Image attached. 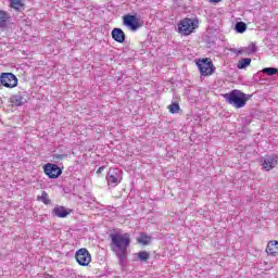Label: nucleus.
<instances>
[{
	"label": "nucleus",
	"mask_w": 278,
	"mask_h": 278,
	"mask_svg": "<svg viewBox=\"0 0 278 278\" xmlns=\"http://www.w3.org/2000/svg\"><path fill=\"white\" fill-rule=\"evenodd\" d=\"M111 251L116 255L119 265L125 266L127 262V249L131 244V237L129 233L115 232L110 235Z\"/></svg>",
	"instance_id": "obj_1"
},
{
	"label": "nucleus",
	"mask_w": 278,
	"mask_h": 278,
	"mask_svg": "<svg viewBox=\"0 0 278 278\" xmlns=\"http://www.w3.org/2000/svg\"><path fill=\"white\" fill-rule=\"evenodd\" d=\"M224 98L226 99L227 103L237 109L244 108V105H247V101H249L247 93L236 89L224 94Z\"/></svg>",
	"instance_id": "obj_2"
},
{
	"label": "nucleus",
	"mask_w": 278,
	"mask_h": 278,
	"mask_svg": "<svg viewBox=\"0 0 278 278\" xmlns=\"http://www.w3.org/2000/svg\"><path fill=\"white\" fill-rule=\"evenodd\" d=\"M197 28H199V20L186 17L178 24V34H181V36H190Z\"/></svg>",
	"instance_id": "obj_3"
},
{
	"label": "nucleus",
	"mask_w": 278,
	"mask_h": 278,
	"mask_svg": "<svg viewBox=\"0 0 278 278\" xmlns=\"http://www.w3.org/2000/svg\"><path fill=\"white\" fill-rule=\"evenodd\" d=\"M108 185L116 188L123 181V172L118 168H111L106 175Z\"/></svg>",
	"instance_id": "obj_4"
},
{
	"label": "nucleus",
	"mask_w": 278,
	"mask_h": 278,
	"mask_svg": "<svg viewBox=\"0 0 278 278\" xmlns=\"http://www.w3.org/2000/svg\"><path fill=\"white\" fill-rule=\"evenodd\" d=\"M197 66L200 71V75L207 77V75H212L215 71L214 63L210 59H202L197 62Z\"/></svg>",
	"instance_id": "obj_5"
},
{
	"label": "nucleus",
	"mask_w": 278,
	"mask_h": 278,
	"mask_svg": "<svg viewBox=\"0 0 278 278\" xmlns=\"http://www.w3.org/2000/svg\"><path fill=\"white\" fill-rule=\"evenodd\" d=\"M75 257L79 266H89L90 263L92 262V256L90 255V252H88L86 248H81L78 251H76Z\"/></svg>",
	"instance_id": "obj_6"
},
{
	"label": "nucleus",
	"mask_w": 278,
	"mask_h": 278,
	"mask_svg": "<svg viewBox=\"0 0 278 278\" xmlns=\"http://www.w3.org/2000/svg\"><path fill=\"white\" fill-rule=\"evenodd\" d=\"M0 84L4 86V88H16V86H18V78L12 73H2L0 75Z\"/></svg>",
	"instance_id": "obj_7"
},
{
	"label": "nucleus",
	"mask_w": 278,
	"mask_h": 278,
	"mask_svg": "<svg viewBox=\"0 0 278 278\" xmlns=\"http://www.w3.org/2000/svg\"><path fill=\"white\" fill-rule=\"evenodd\" d=\"M123 23L130 31H138V29H140V18L136 15H125Z\"/></svg>",
	"instance_id": "obj_8"
},
{
	"label": "nucleus",
	"mask_w": 278,
	"mask_h": 278,
	"mask_svg": "<svg viewBox=\"0 0 278 278\" xmlns=\"http://www.w3.org/2000/svg\"><path fill=\"white\" fill-rule=\"evenodd\" d=\"M43 173L50 177V179H58L62 175V169L55 164L48 163L43 167Z\"/></svg>",
	"instance_id": "obj_9"
},
{
	"label": "nucleus",
	"mask_w": 278,
	"mask_h": 278,
	"mask_svg": "<svg viewBox=\"0 0 278 278\" xmlns=\"http://www.w3.org/2000/svg\"><path fill=\"white\" fill-rule=\"evenodd\" d=\"M277 166V156L271 155L263 159V168L265 170H273Z\"/></svg>",
	"instance_id": "obj_10"
},
{
	"label": "nucleus",
	"mask_w": 278,
	"mask_h": 278,
	"mask_svg": "<svg viewBox=\"0 0 278 278\" xmlns=\"http://www.w3.org/2000/svg\"><path fill=\"white\" fill-rule=\"evenodd\" d=\"M111 36L115 42H119V45H123L125 42V31L121 28H114L111 33Z\"/></svg>",
	"instance_id": "obj_11"
},
{
	"label": "nucleus",
	"mask_w": 278,
	"mask_h": 278,
	"mask_svg": "<svg viewBox=\"0 0 278 278\" xmlns=\"http://www.w3.org/2000/svg\"><path fill=\"white\" fill-rule=\"evenodd\" d=\"M52 214L56 216L58 218H66L68 214H71V210L64 207V206H55L52 211Z\"/></svg>",
	"instance_id": "obj_12"
},
{
	"label": "nucleus",
	"mask_w": 278,
	"mask_h": 278,
	"mask_svg": "<svg viewBox=\"0 0 278 278\" xmlns=\"http://www.w3.org/2000/svg\"><path fill=\"white\" fill-rule=\"evenodd\" d=\"M267 255H273L274 257L278 255V241H269L266 248Z\"/></svg>",
	"instance_id": "obj_13"
},
{
	"label": "nucleus",
	"mask_w": 278,
	"mask_h": 278,
	"mask_svg": "<svg viewBox=\"0 0 278 278\" xmlns=\"http://www.w3.org/2000/svg\"><path fill=\"white\" fill-rule=\"evenodd\" d=\"M10 22V13L4 10H0V29L7 27L8 23Z\"/></svg>",
	"instance_id": "obj_14"
},
{
	"label": "nucleus",
	"mask_w": 278,
	"mask_h": 278,
	"mask_svg": "<svg viewBox=\"0 0 278 278\" xmlns=\"http://www.w3.org/2000/svg\"><path fill=\"white\" fill-rule=\"evenodd\" d=\"M11 103L18 108L21 105H25V103H27V100L21 94H15L11 97Z\"/></svg>",
	"instance_id": "obj_15"
},
{
	"label": "nucleus",
	"mask_w": 278,
	"mask_h": 278,
	"mask_svg": "<svg viewBox=\"0 0 278 278\" xmlns=\"http://www.w3.org/2000/svg\"><path fill=\"white\" fill-rule=\"evenodd\" d=\"M11 8L13 10H16L17 12H21L23 8H25V4L23 3V0H9Z\"/></svg>",
	"instance_id": "obj_16"
},
{
	"label": "nucleus",
	"mask_w": 278,
	"mask_h": 278,
	"mask_svg": "<svg viewBox=\"0 0 278 278\" xmlns=\"http://www.w3.org/2000/svg\"><path fill=\"white\" fill-rule=\"evenodd\" d=\"M137 242L139 244L147 245V244H149V242H151V237L144 232H141L139 235V237L137 238Z\"/></svg>",
	"instance_id": "obj_17"
},
{
	"label": "nucleus",
	"mask_w": 278,
	"mask_h": 278,
	"mask_svg": "<svg viewBox=\"0 0 278 278\" xmlns=\"http://www.w3.org/2000/svg\"><path fill=\"white\" fill-rule=\"evenodd\" d=\"M37 201H41L45 205L51 204V199H49V193H47V191H42L41 197H38Z\"/></svg>",
	"instance_id": "obj_18"
},
{
	"label": "nucleus",
	"mask_w": 278,
	"mask_h": 278,
	"mask_svg": "<svg viewBox=\"0 0 278 278\" xmlns=\"http://www.w3.org/2000/svg\"><path fill=\"white\" fill-rule=\"evenodd\" d=\"M248 66H251V59L249 58L241 59L237 64L239 70L247 68Z\"/></svg>",
	"instance_id": "obj_19"
},
{
	"label": "nucleus",
	"mask_w": 278,
	"mask_h": 278,
	"mask_svg": "<svg viewBox=\"0 0 278 278\" xmlns=\"http://www.w3.org/2000/svg\"><path fill=\"white\" fill-rule=\"evenodd\" d=\"M235 28L238 34H244V31H247V24L243 22H238Z\"/></svg>",
	"instance_id": "obj_20"
},
{
	"label": "nucleus",
	"mask_w": 278,
	"mask_h": 278,
	"mask_svg": "<svg viewBox=\"0 0 278 278\" xmlns=\"http://www.w3.org/2000/svg\"><path fill=\"white\" fill-rule=\"evenodd\" d=\"M262 73L265 75H269L271 77L273 75H277L278 68L277 67H265L263 68Z\"/></svg>",
	"instance_id": "obj_21"
},
{
	"label": "nucleus",
	"mask_w": 278,
	"mask_h": 278,
	"mask_svg": "<svg viewBox=\"0 0 278 278\" xmlns=\"http://www.w3.org/2000/svg\"><path fill=\"white\" fill-rule=\"evenodd\" d=\"M179 104L177 102H173L170 105H168V111L170 114H179Z\"/></svg>",
	"instance_id": "obj_22"
},
{
	"label": "nucleus",
	"mask_w": 278,
	"mask_h": 278,
	"mask_svg": "<svg viewBox=\"0 0 278 278\" xmlns=\"http://www.w3.org/2000/svg\"><path fill=\"white\" fill-rule=\"evenodd\" d=\"M137 257L141 261V262H147V260H149V252L147 251H141V252H138L137 254Z\"/></svg>",
	"instance_id": "obj_23"
},
{
	"label": "nucleus",
	"mask_w": 278,
	"mask_h": 278,
	"mask_svg": "<svg viewBox=\"0 0 278 278\" xmlns=\"http://www.w3.org/2000/svg\"><path fill=\"white\" fill-rule=\"evenodd\" d=\"M245 51L249 55H251V53H255L257 51V46H255V43H251Z\"/></svg>",
	"instance_id": "obj_24"
},
{
	"label": "nucleus",
	"mask_w": 278,
	"mask_h": 278,
	"mask_svg": "<svg viewBox=\"0 0 278 278\" xmlns=\"http://www.w3.org/2000/svg\"><path fill=\"white\" fill-rule=\"evenodd\" d=\"M64 157H66V155H63V154H54L53 155V160H64Z\"/></svg>",
	"instance_id": "obj_25"
},
{
	"label": "nucleus",
	"mask_w": 278,
	"mask_h": 278,
	"mask_svg": "<svg viewBox=\"0 0 278 278\" xmlns=\"http://www.w3.org/2000/svg\"><path fill=\"white\" fill-rule=\"evenodd\" d=\"M104 168L103 167H99L98 170H97V174L98 175H101V173H103Z\"/></svg>",
	"instance_id": "obj_26"
},
{
	"label": "nucleus",
	"mask_w": 278,
	"mask_h": 278,
	"mask_svg": "<svg viewBox=\"0 0 278 278\" xmlns=\"http://www.w3.org/2000/svg\"><path fill=\"white\" fill-rule=\"evenodd\" d=\"M210 1V3H220V1H223V0H208Z\"/></svg>",
	"instance_id": "obj_27"
}]
</instances>
